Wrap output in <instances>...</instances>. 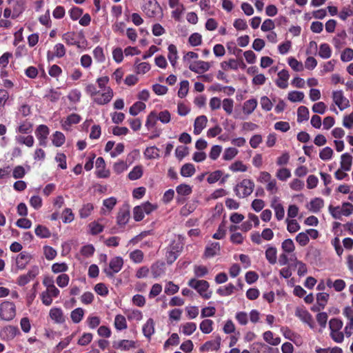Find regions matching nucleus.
<instances>
[{
    "mask_svg": "<svg viewBox=\"0 0 353 353\" xmlns=\"http://www.w3.org/2000/svg\"><path fill=\"white\" fill-rule=\"evenodd\" d=\"M254 188V183L248 179H243L234 188V191L239 198H245L250 195Z\"/></svg>",
    "mask_w": 353,
    "mask_h": 353,
    "instance_id": "nucleus-1",
    "label": "nucleus"
},
{
    "mask_svg": "<svg viewBox=\"0 0 353 353\" xmlns=\"http://www.w3.org/2000/svg\"><path fill=\"white\" fill-rule=\"evenodd\" d=\"M16 316V307L13 302L3 301L0 304V319L10 321Z\"/></svg>",
    "mask_w": 353,
    "mask_h": 353,
    "instance_id": "nucleus-2",
    "label": "nucleus"
},
{
    "mask_svg": "<svg viewBox=\"0 0 353 353\" xmlns=\"http://www.w3.org/2000/svg\"><path fill=\"white\" fill-rule=\"evenodd\" d=\"M35 136L39 141V145L46 147L48 145V137L50 134V128L44 124L39 125L35 131Z\"/></svg>",
    "mask_w": 353,
    "mask_h": 353,
    "instance_id": "nucleus-3",
    "label": "nucleus"
},
{
    "mask_svg": "<svg viewBox=\"0 0 353 353\" xmlns=\"http://www.w3.org/2000/svg\"><path fill=\"white\" fill-rule=\"evenodd\" d=\"M123 265V260L121 256L112 258L109 263V268L104 269V272L108 277H112L115 273L119 272Z\"/></svg>",
    "mask_w": 353,
    "mask_h": 353,
    "instance_id": "nucleus-4",
    "label": "nucleus"
},
{
    "mask_svg": "<svg viewBox=\"0 0 353 353\" xmlns=\"http://www.w3.org/2000/svg\"><path fill=\"white\" fill-rule=\"evenodd\" d=\"M130 217V206L128 204H124L120 208L117 216V223L120 227L125 226L129 221Z\"/></svg>",
    "mask_w": 353,
    "mask_h": 353,
    "instance_id": "nucleus-5",
    "label": "nucleus"
},
{
    "mask_svg": "<svg viewBox=\"0 0 353 353\" xmlns=\"http://www.w3.org/2000/svg\"><path fill=\"white\" fill-rule=\"evenodd\" d=\"M332 99L340 110H343L350 106V101L344 97L342 90L333 91Z\"/></svg>",
    "mask_w": 353,
    "mask_h": 353,
    "instance_id": "nucleus-6",
    "label": "nucleus"
},
{
    "mask_svg": "<svg viewBox=\"0 0 353 353\" xmlns=\"http://www.w3.org/2000/svg\"><path fill=\"white\" fill-rule=\"evenodd\" d=\"M39 273L37 266L32 267L27 274L20 275L17 281V283L20 286H24L31 280H33Z\"/></svg>",
    "mask_w": 353,
    "mask_h": 353,
    "instance_id": "nucleus-7",
    "label": "nucleus"
},
{
    "mask_svg": "<svg viewBox=\"0 0 353 353\" xmlns=\"http://www.w3.org/2000/svg\"><path fill=\"white\" fill-rule=\"evenodd\" d=\"M114 92L110 87H107L104 92L99 93L97 97H94V102L98 105H105L108 103L112 99Z\"/></svg>",
    "mask_w": 353,
    "mask_h": 353,
    "instance_id": "nucleus-8",
    "label": "nucleus"
},
{
    "mask_svg": "<svg viewBox=\"0 0 353 353\" xmlns=\"http://www.w3.org/2000/svg\"><path fill=\"white\" fill-rule=\"evenodd\" d=\"M159 8V5L155 0H147L142 6L143 12L150 18L154 17L157 15Z\"/></svg>",
    "mask_w": 353,
    "mask_h": 353,
    "instance_id": "nucleus-9",
    "label": "nucleus"
},
{
    "mask_svg": "<svg viewBox=\"0 0 353 353\" xmlns=\"http://www.w3.org/2000/svg\"><path fill=\"white\" fill-rule=\"evenodd\" d=\"M8 3L12 9V19L17 18L25 10L26 0H7Z\"/></svg>",
    "mask_w": 353,
    "mask_h": 353,
    "instance_id": "nucleus-10",
    "label": "nucleus"
},
{
    "mask_svg": "<svg viewBox=\"0 0 353 353\" xmlns=\"http://www.w3.org/2000/svg\"><path fill=\"white\" fill-rule=\"evenodd\" d=\"M19 332L16 326L7 325L3 327L0 331V337L4 341H10L13 339Z\"/></svg>",
    "mask_w": 353,
    "mask_h": 353,
    "instance_id": "nucleus-11",
    "label": "nucleus"
},
{
    "mask_svg": "<svg viewBox=\"0 0 353 353\" xmlns=\"http://www.w3.org/2000/svg\"><path fill=\"white\" fill-rule=\"evenodd\" d=\"M295 315L299 317L303 322L307 323L310 328H314L312 316L307 310L298 307L295 311Z\"/></svg>",
    "mask_w": 353,
    "mask_h": 353,
    "instance_id": "nucleus-12",
    "label": "nucleus"
},
{
    "mask_svg": "<svg viewBox=\"0 0 353 353\" xmlns=\"http://www.w3.org/2000/svg\"><path fill=\"white\" fill-rule=\"evenodd\" d=\"M188 68L191 71L200 74L208 71L210 68V63L206 61H196L190 63Z\"/></svg>",
    "mask_w": 353,
    "mask_h": 353,
    "instance_id": "nucleus-13",
    "label": "nucleus"
},
{
    "mask_svg": "<svg viewBox=\"0 0 353 353\" xmlns=\"http://www.w3.org/2000/svg\"><path fill=\"white\" fill-rule=\"evenodd\" d=\"M62 40L68 46H75L81 48L80 42L77 40V33L74 31L67 32L62 35Z\"/></svg>",
    "mask_w": 353,
    "mask_h": 353,
    "instance_id": "nucleus-14",
    "label": "nucleus"
},
{
    "mask_svg": "<svg viewBox=\"0 0 353 353\" xmlns=\"http://www.w3.org/2000/svg\"><path fill=\"white\" fill-rule=\"evenodd\" d=\"M290 74L288 70L283 69L278 73V79L276 80V85L281 89H285L288 86V81Z\"/></svg>",
    "mask_w": 353,
    "mask_h": 353,
    "instance_id": "nucleus-15",
    "label": "nucleus"
},
{
    "mask_svg": "<svg viewBox=\"0 0 353 353\" xmlns=\"http://www.w3.org/2000/svg\"><path fill=\"white\" fill-rule=\"evenodd\" d=\"M32 131L33 123L28 119L21 121L16 128V132L23 134H31Z\"/></svg>",
    "mask_w": 353,
    "mask_h": 353,
    "instance_id": "nucleus-16",
    "label": "nucleus"
},
{
    "mask_svg": "<svg viewBox=\"0 0 353 353\" xmlns=\"http://www.w3.org/2000/svg\"><path fill=\"white\" fill-rule=\"evenodd\" d=\"M221 66L224 70H228L229 69L237 70L239 67L244 68L245 65L242 59L238 61L234 59H231L228 61H223L221 63Z\"/></svg>",
    "mask_w": 353,
    "mask_h": 353,
    "instance_id": "nucleus-17",
    "label": "nucleus"
},
{
    "mask_svg": "<svg viewBox=\"0 0 353 353\" xmlns=\"http://www.w3.org/2000/svg\"><path fill=\"white\" fill-rule=\"evenodd\" d=\"M208 122L207 117L201 115L196 118L194 123V134L199 135L201 133L202 130L205 128Z\"/></svg>",
    "mask_w": 353,
    "mask_h": 353,
    "instance_id": "nucleus-18",
    "label": "nucleus"
},
{
    "mask_svg": "<svg viewBox=\"0 0 353 353\" xmlns=\"http://www.w3.org/2000/svg\"><path fill=\"white\" fill-rule=\"evenodd\" d=\"M221 345V338L218 337L216 341H206L199 348L201 352L217 350L220 348Z\"/></svg>",
    "mask_w": 353,
    "mask_h": 353,
    "instance_id": "nucleus-19",
    "label": "nucleus"
},
{
    "mask_svg": "<svg viewBox=\"0 0 353 353\" xmlns=\"http://www.w3.org/2000/svg\"><path fill=\"white\" fill-rule=\"evenodd\" d=\"M154 321L152 318H150L143 326V334L147 339L150 340L151 336L154 333Z\"/></svg>",
    "mask_w": 353,
    "mask_h": 353,
    "instance_id": "nucleus-20",
    "label": "nucleus"
},
{
    "mask_svg": "<svg viewBox=\"0 0 353 353\" xmlns=\"http://www.w3.org/2000/svg\"><path fill=\"white\" fill-rule=\"evenodd\" d=\"M31 258V255L26 253V252H21L19 254H18L16 259V264L17 267L21 270L24 269L27 264L30 262Z\"/></svg>",
    "mask_w": 353,
    "mask_h": 353,
    "instance_id": "nucleus-21",
    "label": "nucleus"
},
{
    "mask_svg": "<svg viewBox=\"0 0 353 353\" xmlns=\"http://www.w3.org/2000/svg\"><path fill=\"white\" fill-rule=\"evenodd\" d=\"M151 272L154 278H158L165 274V263L157 261L151 265Z\"/></svg>",
    "mask_w": 353,
    "mask_h": 353,
    "instance_id": "nucleus-22",
    "label": "nucleus"
},
{
    "mask_svg": "<svg viewBox=\"0 0 353 353\" xmlns=\"http://www.w3.org/2000/svg\"><path fill=\"white\" fill-rule=\"evenodd\" d=\"M50 317L57 323H62L65 321L63 311L61 308L53 307L50 310Z\"/></svg>",
    "mask_w": 353,
    "mask_h": 353,
    "instance_id": "nucleus-23",
    "label": "nucleus"
},
{
    "mask_svg": "<svg viewBox=\"0 0 353 353\" xmlns=\"http://www.w3.org/2000/svg\"><path fill=\"white\" fill-rule=\"evenodd\" d=\"M257 100L256 99H250L244 102L243 105V112L246 115L251 114L257 107Z\"/></svg>",
    "mask_w": 353,
    "mask_h": 353,
    "instance_id": "nucleus-24",
    "label": "nucleus"
},
{
    "mask_svg": "<svg viewBox=\"0 0 353 353\" xmlns=\"http://www.w3.org/2000/svg\"><path fill=\"white\" fill-rule=\"evenodd\" d=\"M341 168L344 171H350L352 164V157L350 154L346 152L341 157Z\"/></svg>",
    "mask_w": 353,
    "mask_h": 353,
    "instance_id": "nucleus-25",
    "label": "nucleus"
},
{
    "mask_svg": "<svg viewBox=\"0 0 353 353\" xmlns=\"http://www.w3.org/2000/svg\"><path fill=\"white\" fill-rule=\"evenodd\" d=\"M220 250L219 242H213L205 248L204 255L207 258L214 256Z\"/></svg>",
    "mask_w": 353,
    "mask_h": 353,
    "instance_id": "nucleus-26",
    "label": "nucleus"
},
{
    "mask_svg": "<svg viewBox=\"0 0 353 353\" xmlns=\"http://www.w3.org/2000/svg\"><path fill=\"white\" fill-rule=\"evenodd\" d=\"M210 287V284L207 281L203 280L201 284L200 285L199 289H197V292L201 296H202L205 299H209L212 294V292H207Z\"/></svg>",
    "mask_w": 353,
    "mask_h": 353,
    "instance_id": "nucleus-27",
    "label": "nucleus"
},
{
    "mask_svg": "<svg viewBox=\"0 0 353 353\" xmlns=\"http://www.w3.org/2000/svg\"><path fill=\"white\" fill-rule=\"evenodd\" d=\"M113 347L122 350H129L131 348L135 347V342L134 341L123 339L117 343H114Z\"/></svg>",
    "mask_w": 353,
    "mask_h": 353,
    "instance_id": "nucleus-28",
    "label": "nucleus"
},
{
    "mask_svg": "<svg viewBox=\"0 0 353 353\" xmlns=\"http://www.w3.org/2000/svg\"><path fill=\"white\" fill-rule=\"evenodd\" d=\"M323 199L316 197L310 201L309 210L314 213H317L321 210V208H323Z\"/></svg>",
    "mask_w": 353,
    "mask_h": 353,
    "instance_id": "nucleus-29",
    "label": "nucleus"
},
{
    "mask_svg": "<svg viewBox=\"0 0 353 353\" xmlns=\"http://www.w3.org/2000/svg\"><path fill=\"white\" fill-rule=\"evenodd\" d=\"M94 209V205L91 203H87L82 205L79 209V214L81 219H86L91 215Z\"/></svg>",
    "mask_w": 353,
    "mask_h": 353,
    "instance_id": "nucleus-30",
    "label": "nucleus"
},
{
    "mask_svg": "<svg viewBox=\"0 0 353 353\" xmlns=\"http://www.w3.org/2000/svg\"><path fill=\"white\" fill-rule=\"evenodd\" d=\"M168 58L173 67H175L176 64V61L178 59V52L177 48L175 45L170 44L168 48Z\"/></svg>",
    "mask_w": 353,
    "mask_h": 353,
    "instance_id": "nucleus-31",
    "label": "nucleus"
},
{
    "mask_svg": "<svg viewBox=\"0 0 353 353\" xmlns=\"http://www.w3.org/2000/svg\"><path fill=\"white\" fill-rule=\"evenodd\" d=\"M15 139L18 143L25 145L28 148L32 147L34 143V137L30 134L26 137L22 135L17 136Z\"/></svg>",
    "mask_w": 353,
    "mask_h": 353,
    "instance_id": "nucleus-32",
    "label": "nucleus"
},
{
    "mask_svg": "<svg viewBox=\"0 0 353 353\" xmlns=\"http://www.w3.org/2000/svg\"><path fill=\"white\" fill-rule=\"evenodd\" d=\"M159 149L156 146L148 147L143 154L147 159H157L160 157Z\"/></svg>",
    "mask_w": 353,
    "mask_h": 353,
    "instance_id": "nucleus-33",
    "label": "nucleus"
},
{
    "mask_svg": "<svg viewBox=\"0 0 353 353\" xmlns=\"http://www.w3.org/2000/svg\"><path fill=\"white\" fill-rule=\"evenodd\" d=\"M236 290V287L231 283L224 287H220L216 292L221 296H226L232 294Z\"/></svg>",
    "mask_w": 353,
    "mask_h": 353,
    "instance_id": "nucleus-34",
    "label": "nucleus"
},
{
    "mask_svg": "<svg viewBox=\"0 0 353 353\" xmlns=\"http://www.w3.org/2000/svg\"><path fill=\"white\" fill-rule=\"evenodd\" d=\"M65 141V135L61 132L56 131L52 134V142L54 146L61 147L64 144Z\"/></svg>",
    "mask_w": 353,
    "mask_h": 353,
    "instance_id": "nucleus-35",
    "label": "nucleus"
},
{
    "mask_svg": "<svg viewBox=\"0 0 353 353\" xmlns=\"http://www.w3.org/2000/svg\"><path fill=\"white\" fill-rule=\"evenodd\" d=\"M276 254L277 250L274 247L270 246L265 250V258L270 264L274 265L276 263Z\"/></svg>",
    "mask_w": 353,
    "mask_h": 353,
    "instance_id": "nucleus-36",
    "label": "nucleus"
},
{
    "mask_svg": "<svg viewBox=\"0 0 353 353\" xmlns=\"http://www.w3.org/2000/svg\"><path fill=\"white\" fill-rule=\"evenodd\" d=\"M263 339L272 345H277L281 343L280 337H274V333L272 331H266L263 333Z\"/></svg>",
    "mask_w": 353,
    "mask_h": 353,
    "instance_id": "nucleus-37",
    "label": "nucleus"
},
{
    "mask_svg": "<svg viewBox=\"0 0 353 353\" xmlns=\"http://www.w3.org/2000/svg\"><path fill=\"white\" fill-rule=\"evenodd\" d=\"M194 165L192 163H185L181 168V174L184 177H190L195 173Z\"/></svg>",
    "mask_w": 353,
    "mask_h": 353,
    "instance_id": "nucleus-38",
    "label": "nucleus"
},
{
    "mask_svg": "<svg viewBox=\"0 0 353 353\" xmlns=\"http://www.w3.org/2000/svg\"><path fill=\"white\" fill-rule=\"evenodd\" d=\"M34 232L38 237L41 239L49 238L51 236L50 230L42 225H37L35 228Z\"/></svg>",
    "mask_w": 353,
    "mask_h": 353,
    "instance_id": "nucleus-39",
    "label": "nucleus"
},
{
    "mask_svg": "<svg viewBox=\"0 0 353 353\" xmlns=\"http://www.w3.org/2000/svg\"><path fill=\"white\" fill-rule=\"evenodd\" d=\"M309 119V110L305 106H300L297 110V121L302 123Z\"/></svg>",
    "mask_w": 353,
    "mask_h": 353,
    "instance_id": "nucleus-40",
    "label": "nucleus"
},
{
    "mask_svg": "<svg viewBox=\"0 0 353 353\" xmlns=\"http://www.w3.org/2000/svg\"><path fill=\"white\" fill-rule=\"evenodd\" d=\"M146 108L145 104L141 101L135 102L129 109V112L132 116L137 115L140 112L144 110Z\"/></svg>",
    "mask_w": 353,
    "mask_h": 353,
    "instance_id": "nucleus-41",
    "label": "nucleus"
},
{
    "mask_svg": "<svg viewBox=\"0 0 353 353\" xmlns=\"http://www.w3.org/2000/svg\"><path fill=\"white\" fill-rule=\"evenodd\" d=\"M319 55L323 59H328L332 55V49L329 44L322 43L319 46Z\"/></svg>",
    "mask_w": 353,
    "mask_h": 353,
    "instance_id": "nucleus-42",
    "label": "nucleus"
},
{
    "mask_svg": "<svg viewBox=\"0 0 353 353\" xmlns=\"http://www.w3.org/2000/svg\"><path fill=\"white\" fill-rule=\"evenodd\" d=\"M114 327L118 330H123L127 328L126 319L123 315L118 314L115 316Z\"/></svg>",
    "mask_w": 353,
    "mask_h": 353,
    "instance_id": "nucleus-43",
    "label": "nucleus"
},
{
    "mask_svg": "<svg viewBox=\"0 0 353 353\" xmlns=\"http://www.w3.org/2000/svg\"><path fill=\"white\" fill-rule=\"evenodd\" d=\"M88 228L90 229V233L92 235H97L102 232L104 229V226L97 221H92L88 224Z\"/></svg>",
    "mask_w": 353,
    "mask_h": 353,
    "instance_id": "nucleus-44",
    "label": "nucleus"
},
{
    "mask_svg": "<svg viewBox=\"0 0 353 353\" xmlns=\"http://www.w3.org/2000/svg\"><path fill=\"white\" fill-rule=\"evenodd\" d=\"M143 175V168L141 165H137L129 172L128 178L132 180H137Z\"/></svg>",
    "mask_w": 353,
    "mask_h": 353,
    "instance_id": "nucleus-45",
    "label": "nucleus"
},
{
    "mask_svg": "<svg viewBox=\"0 0 353 353\" xmlns=\"http://www.w3.org/2000/svg\"><path fill=\"white\" fill-rule=\"evenodd\" d=\"M74 334L65 337L63 341H60L54 347V352L59 353L61 350L65 348L71 342L74 337Z\"/></svg>",
    "mask_w": 353,
    "mask_h": 353,
    "instance_id": "nucleus-46",
    "label": "nucleus"
},
{
    "mask_svg": "<svg viewBox=\"0 0 353 353\" xmlns=\"http://www.w3.org/2000/svg\"><path fill=\"white\" fill-rule=\"evenodd\" d=\"M84 311L81 307L74 309L71 312V319L74 323H79L83 317Z\"/></svg>",
    "mask_w": 353,
    "mask_h": 353,
    "instance_id": "nucleus-47",
    "label": "nucleus"
},
{
    "mask_svg": "<svg viewBox=\"0 0 353 353\" xmlns=\"http://www.w3.org/2000/svg\"><path fill=\"white\" fill-rule=\"evenodd\" d=\"M275 212V216L277 220L281 221L283 219L285 215V210L283 205L280 203H272L271 205Z\"/></svg>",
    "mask_w": 353,
    "mask_h": 353,
    "instance_id": "nucleus-48",
    "label": "nucleus"
},
{
    "mask_svg": "<svg viewBox=\"0 0 353 353\" xmlns=\"http://www.w3.org/2000/svg\"><path fill=\"white\" fill-rule=\"evenodd\" d=\"M158 121L157 114L155 111H152L147 117L145 121V126L149 130L155 126L157 121Z\"/></svg>",
    "mask_w": 353,
    "mask_h": 353,
    "instance_id": "nucleus-49",
    "label": "nucleus"
},
{
    "mask_svg": "<svg viewBox=\"0 0 353 353\" xmlns=\"http://www.w3.org/2000/svg\"><path fill=\"white\" fill-rule=\"evenodd\" d=\"M213 321L210 319H205L200 323V330L204 334H210L212 331Z\"/></svg>",
    "mask_w": 353,
    "mask_h": 353,
    "instance_id": "nucleus-50",
    "label": "nucleus"
},
{
    "mask_svg": "<svg viewBox=\"0 0 353 353\" xmlns=\"http://www.w3.org/2000/svg\"><path fill=\"white\" fill-rule=\"evenodd\" d=\"M135 71L137 74H145L150 70V65L147 62L138 63V61L135 62Z\"/></svg>",
    "mask_w": 353,
    "mask_h": 353,
    "instance_id": "nucleus-51",
    "label": "nucleus"
},
{
    "mask_svg": "<svg viewBox=\"0 0 353 353\" xmlns=\"http://www.w3.org/2000/svg\"><path fill=\"white\" fill-rule=\"evenodd\" d=\"M143 252L141 250H135L130 252V259L135 263H140L143 260Z\"/></svg>",
    "mask_w": 353,
    "mask_h": 353,
    "instance_id": "nucleus-52",
    "label": "nucleus"
},
{
    "mask_svg": "<svg viewBox=\"0 0 353 353\" xmlns=\"http://www.w3.org/2000/svg\"><path fill=\"white\" fill-rule=\"evenodd\" d=\"M288 63L292 69L296 72H301L303 70V63L294 57H289Z\"/></svg>",
    "mask_w": 353,
    "mask_h": 353,
    "instance_id": "nucleus-53",
    "label": "nucleus"
},
{
    "mask_svg": "<svg viewBox=\"0 0 353 353\" xmlns=\"http://www.w3.org/2000/svg\"><path fill=\"white\" fill-rule=\"evenodd\" d=\"M222 106L224 111L227 114L230 115L233 111L234 100L232 99L226 98L222 101Z\"/></svg>",
    "mask_w": 353,
    "mask_h": 353,
    "instance_id": "nucleus-54",
    "label": "nucleus"
},
{
    "mask_svg": "<svg viewBox=\"0 0 353 353\" xmlns=\"http://www.w3.org/2000/svg\"><path fill=\"white\" fill-rule=\"evenodd\" d=\"M188 42L192 46H199L202 43V36L198 32L192 34L189 39Z\"/></svg>",
    "mask_w": 353,
    "mask_h": 353,
    "instance_id": "nucleus-55",
    "label": "nucleus"
},
{
    "mask_svg": "<svg viewBox=\"0 0 353 353\" xmlns=\"http://www.w3.org/2000/svg\"><path fill=\"white\" fill-rule=\"evenodd\" d=\"M176 191L179 195L188 196L192 193V190L190 185L183 183L178 185L176 188Z\"/></svg>",
    "mask_w": 353,
    "mask_h": 353,
    "instance_id": "nucleus-56",
    "label": "nucleus"
},
{
    "mask_svg": "<svg viewBox=\"0 0 353 353\" xmlns=\"http://www.w3.org/2000/svg\"><path fill=\"white\" fill-rule=\"evenodd\" d=\"M305 95L301 91H292L288 93V99L292 102H297L303 101Z\"/></svg>",
    "mask_w": 353,
    "mask_h": 353,
    "instance_id": "nucleus-57",
    "label": "nucleus"
},
{
    "mask_svg": "<svg viewBox=\"0 0 353 353\" xmlns=\"http://www.w3.org/2000/svg\"><path fill=\"white\" fill-rule=\"evenodd\" d=\"M93 56L95 60L99 63H103L105 61L103 50L100 46H97L94 49Z\"/></svg>",
    "mask_w": 353,
    "mask_h": 353,
    "instance_id": "nucleus-58",
    "label": "nucleus"
},
{
    "mask_svg": "<svg viewBox=\"0 0 353 353\" xmlns=\"http://www.w3.org/2000/svg\"><path fill=\"white\" fill-rule=\"evenodd\" d=\"M189 90V82L187 80L181 81L180 88L178 91V97L180 98H184Z\"/></svg>",
    "mask_w": 353,
    "mask_h": 353,
    "instance_id": "nucleus-59",
    "label": "nucleus"
},
{
    "mask_svg": "<svg viewBox=\"0 0 353 353\" xmlns=\"http://www.w3.org/2000/svg\"><path fill=\"white\" fill-rule=\"evenodd\" d=\"M196 329V325L192 322L185 323L182 326V332L185 335L192 334Z\"/></svg>",
    "mask_w": 353,
    "mask_h": 353,
    "instance_id": "nucleus-60",
    "label": "nucleus"
},
{
    "mask_svg": "<svg viewBox=\"0 0 353 353\" xmlns=\"http://www.w3.org/2000/svg\"><path fill=\"white\" fill-rule=\"evenodd\" d=\"M333 150L330 147L323 148L319 152V157L323 161H328L332 159Z\"/></svg>",
    "mask_w": 353,
    "mask_h": 353,
    "instance_id": "nucleus-61",
    "label": "nucleus"
},
{
    "mask_svg": "<svg viewBox=\"0 0 353 353\" xmlns=\"http://www.w3.org/2000/svg\"><path fill=\"white\" fill-rule=\"evenodd\" d=\"M230 170L232 172H245L247 171V166L243 164L241 161H236L232 163L230 167Z\"/></svg>",
    "mask_w": 353,
    "mask_h": 353,
    "instance_id": "nucleus-62",
    "label": "nucleus"
},
{
    "mask_svg": "<svg viewBox=\"0 0 353 353\" xmlns=\"http://www.w3.org/2000/svg\"><path fill=\"white\" fill-rule=\"evenodd\" d=\"M343 321L339 319H331L329 322V326L331 331H339L343 327Z\"/></svg>",
    "mask_w": 353,
    "mask_h": 353,
    "instance_id": "nucleus-63",
    "label": "nucleus"
},
{
    "mask_svg": "<svg viewBox=\"0 0 353 353\" xmlns=\"http://www.w3.org/2000/svg\"><path fill=\"white\" fill-rule=\"evenodd\" d=\"M341 59L343 62H348L353 59V50L350 48H345L341 54Z\"/></svg>",
    "mask_w": 353,
    "mask_h": 353,
    "instance_id": "nucleus-64",
    "label": "nucleus"
}]
</instances>
